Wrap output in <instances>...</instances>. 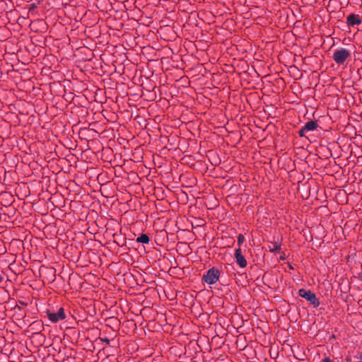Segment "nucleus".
Wrapping results in <instances>:
<instances>
[{
  "label": "nucleus",
  "instance_id": "obj_4",
  "mask_svg": "<svg viewBox=\"0 0 362 362\" xmlns=\"http://www.w3.org/2000/svg\"><path fill=\"white\" fill-rule=\"evenodd\" d=\"M47 316L48 319L54 323L58 322L66 318V314L64 313V308L61 307L57 313H52L50 310L47 311Z\"/></svg>",
  "mask_w": 362,
  "mask_h": 362
},
{
  "label": "nucleus",
  "instance_id": "obj_14",
  "mask_svg": "<svg viewBox=\"0 0 362 362\" xmlns=\"http://www.w3.org/2000/svg\"><path fill=\"white\" fill-rule=\"evenodd\" d=\"M103 341H105L107 344L110 343V339H108L107 338L103 339Z\"/></svg>",
  "mask_w": 362,
  "mask_h": 362
},
{
  "label": "nucleus",
  "instance_id": "obj_11",
  "mask_svg": "<svg viewBox=\"0 0 362 362\" xmlns=\"http://www.w3.org/2000/svg\"><path fill=\"white\" fill-rule=\"evenodd\" d=\"M244 241V237L243 235H238V245H240V244H242ZM240 247V246H239Z\"/></svg>",
  "mask_w": 362,
  "mask_h": 362
},
{
  "label": "nucleus",
  "instance_id": "obj_5",
  "mask_svg": "<svg viewBox=\"0 0 362 362\" xmlns=\"http://www.w3.org/2000/svg\"><path fill=\"white\" fill-rule=\"evenodd\" d=\"M346 24L349 27H354L355 25H358L361 23L362 20L358 15L351 13L347 16L346 18Z\"/></svg>",
  "mask_w": 362,
  "mask_h": 362
},
{
  "label": "nucleus",
  "instance_id": "obj_10",
  "mask_svg": "<svg viewBox=\"0 0 362 362\" xmlns=\"http://www.w3.org/2000/svg\"><path fill=\"white\" fill-rule=\"evenodd\" d=\"M308 132L306 130L304 129V127H303L299 131H298V134H299V136L300 137H303L305 136V134Z\"/></svg>",
  "mask_w": 362,
  "mask_h": 362
},
{
  "label": "nucleus",
  "instance_id": "obj_13",
  "mask_svg": "<svg viewBox=\"0 0 362 362\" xmlns=\"http://www.w3.org/2000/svg\"><path fill=\"white\" fill-rule=\"evenodd\" d=\"M322 362H331V360L329 359V358L326 357L322 360Z\"/></svg>",
  "mask_w": 362,
  "mask_h": 362
},
{
  "label": "nucleus",
  "instance_id": "obj_9",
  "mask_svg": "<svg viewBox=\"0 0 362 362\" xmlns=\"http://www.w3.org/2000/svg\"><path fill=\"white\" fill-rule=\"evenodd\" d=\"M150 241L149 237L146 234H142L139 237L136 238V242L143 243V244H148Z\"/></svg>",
  "mask_w": 362,
  "mask_h": 362
},
{
  "label": "nucleus",
  "instance_id": "obj_16",
  "mask_svg": "<svg viewBox=\"0 0 362 362\" xmlns=\"http://www.w3.org/2000/svg\"><path fill=\"white\" fill-rule=\"evenodd\" d=\"M3 279L4 278L1 276H0V283L3 281Z\"/></svg>",
  "mask_w": 362,
  "mask_h": 362
},
{
  "label": "nucleus",
  "instance_id": "obj_8",
  "mask_svg": "<svg viewBox=\"0 0 362 362\" xmlns=\"http://www.w3.org/2000/svg\"><path fill=\"white\" fill-rule=\"evenodd\" d=\"M303 127L305 130L307 132H310L317 129V123L314 120H310L306 122Z\"/></svg>",
  "mask_w": 362,
  "mask_h": 362
},
{
  "label": "nucleus",
  "instance_id": "obj_17",
  "mask_svg": "<svg viewBox=\"0 0 362 362\" xmlns=\"http://www.w3.org/2000/svg\"><path fill=\"white\" fill-rule=\"evenodd\" d=\"M360 359H362V354L358 357Z\"/></svg>",
  "mask_w": 362,
  "mask_h": 362
},
{
  "label": "nucleus",
  "instance_id": "obj_7",
  "mask_svg": "<svg viewBox=\"0 0 362 362\" xmlns=\"http://www.w3.org/2000/svg\"><path fill=\"white\" fill-rule=\"evenodd\" d=\"M268 247H269V251L272 253L277 252L280 251L281 249V245L279 242V240L269 242Z\"/></svg>",
  "mask_w": 362,
  "mask_h": 362
},
{
  "label": "nucleus",
  "instance_id": "obj_6",
  "mask_svg": "<svg viewBox=\"0 0 362 362\" xmlns=\"http://www.w3.org/2000/svg\"><path fill=\"white\" fill-rule=\"evenodd\" d=\"M235 258L236 259L237 264L241 267L245 268L247 264V260L245 258V257L242 255V251L240 247L235 249V253H234Z\"/></svg>",
  "mask_w": 362,
  "mask_h": 362
},
{
  "label": "nucleus",
  "instance_id": "obj_15",
  "mask_svg": "<svg viewBox=\"0 0 362 362\" xmlns=\"http://www.w3.org/2000/svg\"><path fill=\"white\" fill-rule=\"evenodd\" d=\"M288 267H289V269H291V270H293V269H294V267H293L291 264H288Z\"/></svg>",
  "mask_w": 362,
  "mask_h": 362
},
{
  "label": "nucleus",
  "instance_id": "obj_3",
  "mask_svg": "<svg viewBox=\"0 0 362 362\" xmlns=\"http://www.w3.org/2000/svg\"><path fill=\"white\" fill-rule=\"evenodd\" d=\"M221 272L220 271L216 268L212 267L207 270L206 274H204L202 276V280L209 285H212L216 284L220 278Z\"/></svg>",
  "mask_w": 362,
  "mask_h": 362
},
{
  "label": "nucleus",
  "instance_id": "obj_2",
  "mask_svg": "<svg viewBox=\"0 0 362 362\" xmlns=\"http://www.w3.org/2000/svg\"><path fill=\"white\" fill-rule=\"evenodd\" d=\"M298 295L305 298L308 303L313 305L314 308H317L320 305V299L317 298L315 293L310 290L300 288L298 290Z\"/></svg>",
  "mask_w": 362,
  "mask_h": 362
},
{
  "label": "nucleus",
  "instance_id": "obj_1",
  "mask_svg": "<svg viewBox=\"0 0 362 362\" xmlns=\"http://www.w3.org/2000/svg\"><path fill=\"white\" fill-rule=\"evenodd\" d=\"M351 56V52L346 48L340 47L335 49L332 54L333 60L336 64H344Z\"/></svg>",
  "mask_w": 362,
  "mask_h": 362
},
{
  "label": "nucleus",
  "instance_id": "obj_12",
  "mask_svg": "<svg viewBox=\"0 0 362 362\" xmlns=\"http://www.w3.org/2000/svg\"><path fill=\"white\" fill-rule=\"evenodd\" d=\"M286 254L284 252H283L280 257H279V260H284L286 259Z\"/></svg>",
  "mask_w": 362,
  "mask_h": 362
}]
</instances>
